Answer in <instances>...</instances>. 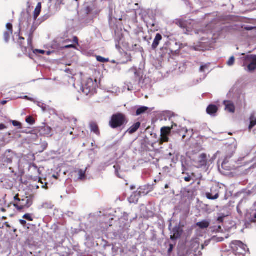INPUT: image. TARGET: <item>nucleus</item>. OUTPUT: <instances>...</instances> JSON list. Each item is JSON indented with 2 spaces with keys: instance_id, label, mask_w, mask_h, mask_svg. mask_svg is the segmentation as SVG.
I'll list each match as a JSON object with an SVG mask.
<instances>
[{
  "instance_id": "obj_1",
  "label": "nucleus",
  "mask_w": 256,
  "mask_h": 256,
  "mask_svg": "<svg viewBox=\"0 0 256 256\" xmlns=\"http://www.w3.org/2000/svg\"><path fill=\"white\" fill-rule=\"evenodd\" d=\"M33 204V198L32 196H24L22 198H19V194H16L14 197V206L18 211H22L29 208Z\"/></svg>"
},
{
  "instance_id": "obj_2",
  "label": "nucleus",
  "mask_w": 256,
  "mask_h": 256,
  "mask_svg": "<svg viewBox=\"0 0 256 256\" xmlns=\"http://www.w3.org/2000/svg\"><path fill=\"white\" fill-rule=\"evenodd\" d=\"M128 120L126 116L120 112L113 114L109 122V126L112 128H120L127 123Z\"/></svg>"
},
{
  "instance_id": "obj_3",
  "label": "nucleus",
  "mask_w": 256,
  "mask_h": 256,
  "mask_svg": "<svg viewBox=\"0 0 256 256\" xmlns=\"http://www.w3.org/2000/svg\"><path fill=\"white\" fill-rule=\"evenodd\" d=\"M230 247L234 253L238 256H244L248 249L247 246L239 240L232 241L230 244Z\"/></svg>"
},
{
  "instance_id": "obj_4",
  "label": "nucleus",
  "mask_w": 256,
  "mask_h": 256,
  "mask_svg": "<svg viewBox=\"0 0 256 256\" xmlns=\"http://www.w3.org/2000/svg\"><path fill=\"white\" fill-rule=\"evenodd\" d=\"M82 92L86 96H90L96 92V84L94 82L92 79H88L82 87Z\"/></svg>"
},
{
  "instance_id": "obj_5",
  "label": "nucleus",
  "mask_w": 256,
  "mask_h": 256,
  "mask_svg": "<svg viewBox=\"0 0 256 256\" xmlns=\"http://www.w3.org/2000/svg\"><path fill=\"white\" fill-rule=\"evenodd\" d=\"M16 156V154L14 152L10 150H8L5 152L2 158V162L4 164H11Z\"/></svg>"
},
{
  "instance_id": "obj_6",
  "label": "nucleus",
  "mask_w": 256,
  "mask_h": 256,
  "mask_svg": "<svg viewBox=\"0 0 256 256\" xmlns=\"http://www.w3.org/2000/svg\"><path fill=\"white\" fill-rule=\"evenodd\" d=\"M194 162L196 164V167L198 168L206 166L208 163V158L206 154L204 153L202 154Z\"/></svg>"
},
{
  "instance_id": "obj_7",
  "label": "nucleus",
  "mask_w": 256,
  "mask_h": 256,
  "mask_svg": "<svg viewBox=\"0 0 256 256\" xmlns=\"http://www.w3.org/2000/svg\"><path fill=\"white\" fill-rule=\"evenodd\" d=\"M246 62L249 64L247 66L249 72H254L256 70V55H250L246 58Z\"/></svg>"
},
{
  "instance_id": "obj_8",
  "label": "nucleus",
  "mask_w": 256,
  "mask_h": 256,
  "mask_svg": "<svg viewBox=\"0 0 256 256\" xmlns=\"http://www.w3.org/2000/svg\"><path fill=\"white\" fill-rule=\"evenodd\" d=\"M206 196L208 200H215L219 198V191L216 186H212L210 188V192H206Z\"/></svg>"
},
{
  "instance_id": "obj_9",
  "label": "nucleus",
  "mask_w": 256,
  "mask_h": 256,
  "mask_svg": "<svg viewBox=\"0 0 256 256\" xmlns=\"http://www.w3.org/2000/svg\"><path fill=\"white\" fill-rule=\"evenodd\" d=\"M228 150L230 152V154L228 153L227 154V155L225 157L224 160L222 164V168L226 170H230V166H227V164L228 162V159L232 157V156H233V154L234 152L232 150V148L229 147Z\"/></svg>"
},
{
  "instance_id": "obj_10",
  "label": "nucleus",
  "mask_w": 256,
  "mask_h": 256,
  "mask_svg": "<svg viewBox=\"0 0 256 256\" xmlns=\"http://www.w3.org/2000/svg\"><path fill=\"white\" fill-rule=\"evenodd\" d=\"M226 108L225 110L231 113H234L235 112V106L234 104L230 100H225L224 102Z\"/></svg>"
},
{
  "instance_id": "obj_11",
  "label": "nucleus",
  "mask_w": 256,
  "mask_h": 256,
  "mask_svg": "<svg viewBox=\"0 0 256 256\" xmlns=\"http://www.w3.org/2000/svg\"><path fill=\"white\" fill-rule=\"evenodd\" d=\"M172 233L173 234L170 236V239L172 240H176L180 238L182 230H180V228L176 227L173 228Z\"/></svg>"
},
{
  "instance_id": "obj_12",
  "label": "nucleus",
  "mask_w": 256,
  "mask_h": 256,
  "mask_svg": "<svg viewBox=\"0 0 256 256\" xmlns=\"http://www.w3.org/2000/svg\"><path fill=\"white\" fill-rule=\"evenodd\" d=\"M52 130V129L50 126L45 125L40 128L39 132L40 135L48 136L51 134Z\"/></svg>"
},
{
  "instance_id": "obj_13",
  "label": "nucleus",
  "mask_w": 256,
  "mask_h": 256,
  "mask_svg": "<svg viewBox=\"0 0 256 256\" xmlns=\"http://www.w3.org/2000/svg\"><path fill=\"white\" fill-rule=\"evenodd\" d=\"M218 111V107L214 104H210L206 108V112L211 116L214 115Z\"/></svg>"
},
{
  "instance_id": "obj_14",
  "label": "nucleus",
  "mask_w": 256,
  "mask_h": 256,
  "mask_svg": "<svg viewBox=\"0 0 256 256\" xmlns=\"http://www.w3.org/2000/svg\"><path fill=\"white\" fill-rule=\"evenodd\" d=\"M90 130L92 132H93L98 136L100 135V131L99 130V128L98 126V124L96 122H90Z\"/></svg>"
},
{
  "instance_id": "obj_15",
  "label": "nucleus",
  "mask_w": 256,
  "mask_h": 256,
  "mask_svg": "<svg viewBox=\"0 0 256 256\" xmlns=\"http://www.w3.org/2000/svg\"><path fill=\"white\" fill-rule=\"evenodd\" d=\"M162 40V35L160 34H157L152 46V48L153 50H155L157 48L160 42Z\"/></svg>"
},
{
  "instance_id": "obj_16",
  "label": "nucleus",
  "mask_w": 256,
  "mask_h": 256,
  "mask_svg": "<svg viewBox=\"0 0 256 256\" xmlns=\"http://www.w3.org/2000/svg\"><path fill=\"white\" fill-rule=\"evenodd\" d=\"M140 126V122H136L131 126L127 130L128 134H132L136 132Z\"/></svg>"
},
{
  "instance_id": "obj_17",
  "label": "nucleus",
  "mask_w": 256,
  "mask_h": 256,
  "mask_svg": "<svg viewBox=\"0 0 256 256\" xmlns=\"http://www.w3.org/2000/svg\"><path fill=\"white\" fill-rule=\"evenodd\" d=\"M210 222L208 220H203L202 222H198L196 226L201 229L208 228L210 226Z\"/></svg>"
},
{
  "instance_id": "obj_18",
  "label": "nucleus",
  "mask_w": 256,
  "mask_h": 256,
  "mask_svg": "<svg viewBox=\"0 0 256 256\" xmlns=\"http://www.w3.org/2000/svg\"><path fill=\"white\" fill-rule=\"evenodd\" d=\"M42 9V4L40 2H38L35 8L34 13V20H36L38 17L39 16Z\"/></svg>"
},
{
  "instance_id": "obj_19",
  "label": "nucleus",
  "mask_w": 256,
  "mask_h": 256,
  "mask_svg": "<svg viewBox=\"0 0 256 256\" xmlns=\"http://www.w3.org/2000/svg\"><path fill=\"white\" fill-rule=\"evenodd\" d=\"M24 38L22 36H20L18 44L21 48L22 51L24 53L26 54L27 52V48L23 46V44L24 42Z\"/></svg>"
},
{
  "instance_id": "obj_20",
  "label": "nucleus",
  "mask_w": 256,
  "mask_h": 256,
  "mask_svg": "<svg viewBox=\"0 0 256 256\" xmlns=\"http://www.w3.org/2000/svg\"><path fill=\"white\" fill-rule=\"evenodd\" d=\"M174 125L176 126V124H174ZM174 124L172 125L171 128L169 127H163L161 128V134L168 136L170 132L171 129L173 128Z\"/></svg>"
},
{
  "instance_id": "obj_21",
  "label": "nucleus",
  "mask_w": 256,
  "mask_h": 256,
  "mask_svg": "<svg viewBox=\"0 0 256 256\" xmlns=\"http://www.w3.org/2000/svg\"><path fill=\"white\" fill-rule=\"evenodd\" d=\"M8 176H6L5 178L3 179L1 181L2 183H8V186H6L4 184V186L6 187V188H11L13 186V182H10L8 178Z\"/></svg>"
},
{
  "instance_id": "obj_22",
  "label": "nucleus",
  "mask_w": 256,
  "mask_h": 256,
  "mask_svg": "<svg viewBox=\"0 0 256 256\" xmlns=\"http://www.w3.org/2000/svg\"><path fill=\"white\" fill-rule=\"evenodd\" d=\"M176 24L182 28H185L187 27V22L182 19L178 20H177Z\"/></svg>"
},
{
  "instance_id": "obj_23",
  "label": "nucleus",
  "mask_w": 256,
  "mask_h": 256,
  "mask_svg": "<svg viewBox=\"0 0 256 256\" xmlns=\"http://www.w3.org/2000/svg\"><path fill=\"white\" fill-rule=\"evenodd\" d=\"M148 110L146 106H141L138 108L136 111V116H140L142 114L145 113Z\"/></svg>"
},
{
  "instance_id": "obj_24",
  "label": "nucleus",
  "mask_w": 256,
  "mask_h": 256,
  "mask_svg": "<svg viewBox=\"0 0 256 256\" xmlns=\"http://www.w3.org/2000/svg\"><path fill=\"white\" fill-rule=\"evenodd\" d=\"M34 35V30L32 28L30 30V32L28 34V43L30 46L32 48V41Z\"/></svg>"
},
{
  "instance_id": "obj_25",
  "label": "nucleus",
  "mask_w": 256,
  "mask_h": 256,
  "mask_svg": "<svg viewBox=\"0 0 256 256\" xmlns=\"http://www.w3.org/2000/svg\"><path fill=\"white\" fill-rule=\"evenodd\" d=\"M250 122L248 126V128L250 130L252 128H254L256 125V118H254L253 116H251L250 118Z\"/></svg>"
},
{
  "instance_id": "obj_26",
  "label": "nucleus",
  "mask_w": 256,
  "mask_h": 256,
  "mask_svg": "<svg viewBox=\"0 0 256 256\" xmlns=\"http://www.w3.org/2000/svg\"><path fill=\"white\" fill-rule=\"evenodd\" d=\"M12 32L11 31L10 32L6 31L4 32V40L6 42H8V40L10 38V37L12 35Z\"/></svg>"
},
{
  "instance_id": "obj_27",
  "label": "nucleus",
  "mask_w": 256,
  "mask_h": 256,
  "mask_svg": "<svg viewBox=\"0 0 256 256\" xmlns=\"http://www.w3.org/2000/svg\"><path fill=\"white\" fill-rule=\"evenodd\" d=\"M200 246V244L196 241H194L192 242L190 247L192 249H193L192 250H194V252H196V250L198 249Z\"/></svg>"
},
{
  "instance_id": "obj_28",
  "label": "nucleus",
  "mask_w": 256,
  "mask_h": 256,
  "mask_svg": "<svg viewBox=\"0 0 256 256\" xmlns=\"http://www.w3.org/2000/svg\"><path fill=\"white\" fill-rule=\"evenodd\" d=\"M78 174L80 179H84L86 176V170L80 169L78 170Z\"/></svg>"
},
{
  "instance_id": "obj_29",
  "label": "nucleus",
  "mask_w": 256,
  "mask_h": 256,
  "mask_svg": "<svg viewBox=\"0 0 256 256\" xmlns=\"http://www.w3.org/2000/svg\"><path fill=\"white\" fill-rule=\"evenodd\" d=\"M160 140V144H162L164 142H168L169 138L168 136L161 134Z\"/></svg>"
},
{
  "instance_id": "obj_30",
  "label": "nucleus",
  "mask_w": 256,
  "mask_h": 256,
  "mask_svg": "<svg viewBox=\"0 0 256 256\" xmlns=\"http://www.w3.org/2000/svg\"><path fill=\"white\" fill-rule=\"evenodd\" d=\"M26 121L30 124H34L35 122L34 119L32 116H27Z\"/></svg>"
},
{
  "instance_id": "obj_31",
  "label": "nucleus",
  "mask_w": 256,
  "mask_h": 256,
  "mask_svg": "<svg viewBox=\"0 0 256 256\" xmlns=\"http://www.w3.org/2000/svg\"><path fill=\"white\" fill-rule=\"evenodd\" d=\"M12 122L14 126H18L20 129L22 128V124L20 122L16 120H12Z\"/></svg>"
},
{
  "instance_id": "obj_32",
  "label": "nucleus",
  "mask_w": 256,
  "mask_h": 256,
  "mask_svg": "<svg viewBox=\"0 0 256 256\" xmlns=\"http://www.w3.org/2000/svg\"><path fill=\"white\" fill-rule=\"evenodd\" d=\"M22 218L28 221H32L33 220V218L31 214H24Z\"/></svg>"
},
{
  "instance_id": "obj_33",
  "label": "nucleus",
  "mask_w": 256,
  "mask_h": 256,
  "mask_svg": "<svg viewBox=\"0 0 256 256\" xmlns=\"http://www.w3.org/2000/svg\"><path fill=\"white\" fill-rule=\"evenodd\" d=\"M96 60L101 62H106L108 61V59L105 58L101 56H97Z\"/></svg>"
},
{
  "instance_id": "obj_34",
  "label": "nucleus",
  "mask_w": 256,
  "mask_h": 256,
  "mask_svg": "<svg viewBox=\"0 0 256 256\" xmlns=\"http://www.w3.org/2000/svg\"><path fill=\"white\" fill-rule=\"evenodd\" d=\"M234 60L235 59L234 56L230 57L228 60V62H227L228 65L230 66L233 65L234 62Z\"/></svg>"
},
{
  "instance_id": "obj_35",
  "label": "nucleus",
  "mask_w": 256,
  "mask_h": 256,
  "mask_svg": "<svg viewBox=\"0 0 256 256\" xmlns=\"http://www.w3.org/2000/svg\"><path fill=\"white\" fill-rule=\"evenodd\" d=\"M7 31L13 32L12 25L10 23H8L6 25Z\"/></svg>"
},
{
  "instance_id": "obj_36",
  "label": "nucleus",
  "mask_w": 256,
  "mask_h": 256,
  "mask_svg": "<svg viewBox=\"0 0 256 256\" xmlns=\"http://www.w3.org/2000/svg\"><path fill=\"white\" fill-rule=\"evenodd\" d=\"M34 52L35 54L38 53L44 54L46 52L41 50H34Z\"/></svg>"
},
{
  "instance_id": "obj_37",
  "label": "nucleus",
  "mask_w": 256,
  "mask_h": 256,
  "mask_svg": "<svg viewBox=\"0 0 256 256\" xmlns=\"http://www.w3.org/2000/svg\"><path fill=\"white\" fill-rule=\"evenodd\" d=\"M64 48H76V46L75 44H68V45L64 46Z\"/></svg>"
},
{
  "instance_id": "obj_38",
  "label": "nucleus",
  "mask_w": 256,
  "mask_h": 256,
  "mask_svg": "<svg viewBox=\"0 0 256 256\" xmlns=\"http://www.w3.org/2000/svg\"><path fill=\"white\" fill-rule=\"evenodd\" d=\"M173 248H174V246L172 244H170V248H169L168 249V254H170L172 250H173Z\"/></svg>"
},
{
  "instance_id": "obj_39",
  "label": "nucleus",
  "mask_w": 256,
  "mask_h": 256,
  "mask_svg": "<svg viewBox=\"0 0 256 256\" xmlns=\"http://www.w3.org/2000/svg\"><path fill=\"white\" fill-rule=\"evenodd\" d=\"M72 42L76 44V45H78V37L74 36L73 38Z\"/></svg>"
},
{
  "instance_id": "obj_40",
  "label": "nucleus",
  "mask_w": 256,
  "mask_h": 256,
  "mask_svg": "<svg viewBox=\"0 0 256 256\" xmlns=\"http://www.w3.org/2000/svg\"><path fill=\"white\" fill-rule=\"evenodd\" d=\"M184 180L186 182H189L191 180L192 178L190 176L188 175V176H186L184 178Z\"/></svg>"
},
{
  "instance_id": "obj_41",
  "label": "nucleus",
  "mask_w": 256,
  "mask_h": 256,
  "mask_svg": "<svg viewBox=\"0 0 256 256\" xmlns=\"http://www.w3.org/2000/svg\"><path fill=\"white\" fill-rule=\"evenodd\" d=\"M30 166L34 167L36 170H37L38 172L40 171V170L38 168V166L34 163L31 164L30 165Z\"/></svg>"
},
{
  "instance_id": "obj_42",
  "label": "nucleus",
  "mask_w": 256,
  "mask_h": 256,
  "mask_svg": "<svg viewBox=\"0 0 256 256\" xmlns=\"http://www.w3.org/2000/svg\"><path fill=\"white\" fill-rule=\"evenodd\" d=\"M20 222L23 226H25L26 224V222L25 220H20Z\"/></svg>"
},
{
  "instance_id": "obj_43",
  "label": "nucleus",
  "mask_w": 256,
  "mask_h": 256,
  "mask_svg": "<svg viewBox=\"0 0 256 256\" xmlns=\"http://www.w3.org/2000/svg\"><path fill=\"white\" fill-rule=\"evenodd\" d=\"M224 218L223 216H220V217H218L217 219V220L220 222V223H222L224 221Z\"/></svg>"
},
{
  "instance_id": "obj_44",
  "label": "nucleus",
  "mask_w": 256,
  "mask_h": 256,
  "mask_svg": "<svg viewBox=\"0 0 256 256\" xmlns=\"http://www.w3.org/2000/svg\"><path fill=\"white\" fill-rule=\"evenodd\" d=\"M114 168L116 170V173L118 172V170L120 169V166L118 165L114 166Z\"/></svg>"
},
{
  "instance_id": "obj_45",
  "label": "nucleus",
  "mask_w": 256,
  "mask_h": 256,
  "mask_svg": "<svg viewBox=\"0 0 256 256\" xmlns=\"http://www.w3.org/2000/svg\"><path fill=\"white\" fill-rule=\"evenodd\" d=\"M6 128V127L4 124H0V130H2Z\"/></svg>"
},
{
  "instance_id": "obj_46",
  "label": "nucleus",
  "mask_w": 256,
  "mask_h": 256,
  "mask_svg": "<svg viewBox=\"0 0 256 256\" xmlns=\"http://www.w3.org/2000/svg\"><path fill=\"white\" fill-rule=\"evenodd\" d=\"M254 28L252 27V26H246V27L244 28V29L247 30H253Z\"/></svg>"
},
{
  "instance_id": "obj_47",
  "label": "nucleus",
  "mask_w": 256,
  "mask_h": 256,
  "mask_svg": "<svg viewBox=\"0 0 256 256\" xmlns=\"http://www.w3.org/2000/svg\"><path fill=\"white\" fill-rule=\"evenodd\" d=\"M38 180V182H40L42 184H43V182H42V178H40V177H36L35 180Z\"/></svg>"
},
{
  "instance_id": "obj_48",
  "label": "nucleus",
  "mask_w": 256,
  "mask_h": 256,
  "mask_svg": "<svg viewBox=\"0 0 256 256\" xmlns=\"http://www.w3.org/2000/svg\"><path fill=\"white\" fill-rule=\"evenodd\" d=\"M24 98L26 99V100H30V101H32V98H29L28 96H24Z\"/></svg>"
},
{
  "instance_id": "obj_49",
  "label": "nucleus",
  "mask_w": 256,
  "mask_h": 256,
  "mask_svg": "<svg viewBox=\"0 0 256 256\" xmlns=\"http://www.w3.org/2000/svg\"><path fill=\"white\" fill-rule=\"evenodd\" d=\"M206 68V66H202L200 67V70L201 72H202L204 71V69Z\"/></svg>"
},
{
  "instance_id": "obj_50",
  "label": "nucleus",
  "mask_w": 256,
  "mask_h": 256,
  "mask_svg": "<svg viewBox=\"0 0 256 256\" xmlns=\"http://www.w3.org/2000/svg\"><path fill=\"white\" fill-rule=\"evenodd\" d=\"M47 185H48V184H47L46 182V183H45V184H44V185H42V188H46H46H48Z\"/></svg>"
},
{
  "instance_id": "obj_51",
  "label": "nucleus",
  "mask_w": 256,
  "mask_h": 256,
  "mask_svg": "<svg viewBox=\"0 0 256 256\" xmlns=\"http://www.w3.org/2000/svg\"><path fill=\"white\" fill-rule=\"evenodd\" d=\"M4 225L7 227V228H10V224H8V222H6L4 223Z\"/></svg>"
},
{
  "instance_id": "obj_52",
  "label": "nucleus",
  "mask_w": 256,
  "mask_h": 256,
  "mask_svg": "<svg viewBox=\"0 0 256 256\" xmlns=\"http://www.w3.org/2000/svg\"><path fill=\"white\" fill-rule=\"evenodd\" d=\"M71 42V40H70V39H67L64 41V42Z\"/></svg>"
},
{
  "instance_id": "obj_53",
  "label": "nucleus",
  "mask_w": 256,
  "mask_h": 256,
  "mask_svg": "<svg viewBox=\"0 0 256 256\" xmlns=\"http://www.w3.org/2000/svg\"><path fill=\"white\" fill-rule=\"evenodd\" d=\"M164 188H165L166 189H167V188H169L168 184H166L165 185V186H164Z\"/></svg>"
},
{
  "instance_id": "obj_54",
  "label": "nucleus",
  "mask_w": 256,
  "mask_h": 256,
  "mask_svg": "<svg viewBox=\"0 0 256 256\" xmlns=\"http://www.w3.org/2000/svg\"><path fill=\"white\" fill-rule=\"evenodd\" d=\"M6 101H2V104H6Z\"/></svg>"
},
{
  "instance_id": "obj_55",
  "label": "nucleus",
  "mask_w": 256,
  "mask_h": 256,
  "mask_svg": "<svg viewBox=\"0 0 256 256\" xmlns=\"http://www.w3.org/2000/svg\"><path fill=\"white\" fill-rule=\"evenodd\" d=\"M1 210L3 212H6V210L4 208H1Z\"/></svg>"
},
{
  "instance_id": "obj_56",
  "label": "nucleus",
  "mask_w": 256,
  "mask_h": 256,
  "mask_svg": "<svg viewBox=\"0 0 256 256\" xmlns=\"http://www.w3.org/2000/svg\"><path fill=\"white\" fill-rule=\"evenodd\" d=\"M32 157L33 158V159L34 160H35V156H34V154H32Z\"/></svg>"
},
{
  "instance_id": "obj_57",
  "label": "nucleus",
  "mask_w": 256,
  "mask_h": 256,
  "mask_svg": "<svg viewBox=\"0 0 256 256\" xmlns=\"http://www.w3.org/2000/svg\"><path fill=\"white\" fill-rule=\"evenodd\" d=\"M47 54L49 55L50 54V52H46Z\"/></svg>"
},
{
  "instance_id": "obj_58",
  "label": "nucleus",
  "mask_w": 256,
  "mask_h": 256,
  "mask_svg": "<svg viewBox=\"0 0 256 256\" xmlns=\"http://www.w3.org/2000/svg\"><path fill=\"white\" fill-rule=\"evenodd\" d=\"M185 137H186V136H185V135H184V136H182V138H183V139H184V138H185Z\"/></svg>"
},
{
  "instance_id": "obj_59",
  "label": "nucleus",
  "mask_w": 256,
  "mask_h": 256,
  "mask_svg": "<svg viewBox=\"0 0 256 256\" xmlns=\"http://www.w3.org/2000/svg\"><path fill=\"white\" fill-rule=\"evenodd\" d=\"M2 218H3V219H4V220H6V217H4H4Z\"/></svg>"
},
{
  "instance_id": "obj_60",
  "label": "nucleus",
  "mask_w": 256,
  "mask_h": 256,
  "mask_svg": "<svg viewBox=\"0 0 256 256\" xmlns=\"http://www.w3.org/2000/svg\"><path fill=\"white\" fill-rule=\"evenodd\" d=\"M53 176L54 177V178H56V176H55L54 175V176Z\"/></svg>"
},
{
  "instance_id": "obj_61",
  "label": "nucleus",
  "mask_w": 256,
  "mask_h": 256,
  "mask_svg": "<svg viewBox=\"0 0 256 256\" xmlns=\"http://www.w3.org/2000/svg\"><path fill=\"white\" fill-rule=\"evenodd\" d=\"M202 249H203L204 248V246L203 245H202Z\"/></svg>"
},
{
  "instance_id": "obj_62",
  "label": "nucleus",
  "mask_w": 256,
  "mask_h": 256,
  "mask_svg": "<svg viewBox=\"0 0 256 256\" xmlns=\"http://www.w3.org/2000/svg\"><path fill=\"white\" fill-rule=\"evenodd\" d=\"M218 228L221 229V226H218Z\"/></svg>"
},
{
  "instance_id": "obj_63",
  "label": "nucleus",
  "mask_w": 256,
  "mask_h": 256,
  "mask_svg": "<svg viewBox=\"0 0 256 256\" xmlns=\"http://www.w3.org/2000/svg\"><path fill=\"white\" fill-rule=\"evenodd\" d=\"M70 134H72V132L70 133Z\"/></svg>"
},
{
  "instance_id": "obj_64",
  "label": "nucleus",
  "mask_w": 256,
  "mask_h": 256,
  "mask_svg": "<svg viewBox=\"0 0 256 256\" xmlns=\"http://www.w3.org/2000/svg\"><path fill=\"white\" fill-rule=\"evenodd\" d=\"M137 74V72H135V74Z\"/></svg>"
}]
</instances>
